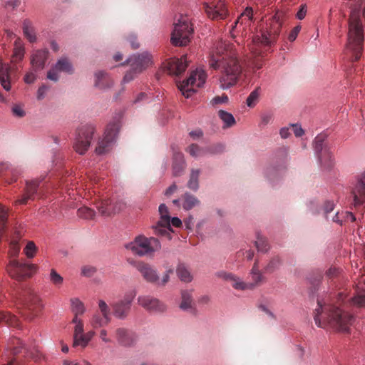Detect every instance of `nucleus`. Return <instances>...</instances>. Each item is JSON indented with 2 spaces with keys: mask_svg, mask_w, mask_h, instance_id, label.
<instances>
[{
  "mask_svg": "<svg viewBox=\"0 0 365 365\" xmlns=\"http://www.w3.org/2000/svg\"><path fill=\"white\" fill-rule=\"evenodd\" d=\"M210 66L220 70V83L222 89L235 85L242 69L233 43L222 40L216 42L210 53Z\"/></svg>",
  "mask_w": 365,
  "mask_h": 365,
  "instance_id": "obj_1",
  "label": "nucleus"
},
{
  "mask_svg": "<svg viewBox=\"0 0 365 365\" xmlns=\"http://www.w3.org/2000/svg\"><path fill=\"white\" fill-rule=\"evenodd\" d=\"M330 298V295L326 299L317 298V307L314 310V317L315 324L322 328L329 325L336 331L348 333L354 317L347 311L339 307L341 301L343 300L342 294H338L336 303L339 305L335 304Z\"/></svg>",
  "mask_w": 365,
  "mask_h": 365,
  "instance_id": "obj_2",
  "label": "nucleus"
},
{
  "mask_svg": "<svg viewBox=\"0 0 365 365\" xmlns=\"http://www.w3.org/2000/svg\"><path fill=\"white\" fill-rule=\"evenodd\" d=\"M282 26V19L280 14H276L269 18L266 27L262 31L261 35H257L250 45V50L255 56H258L267 48L272 46L277 41Z\"/></svg>",
  "mask_w": 365,
  "mask_h": 365,
  "instance_id": "obj_3",
  "label": "nucleus"
},
{
  "mask_svg": "<svg viewBox=\"0 0 365 365\" xmlns=\"http://www.w3.org/2000/svg\"><path fill=\"white\" fill-rule=\"evenodd\" d=\"M193 29L187 16L180 14L174 23V29L171 35V43L175 46H185L191 39Z\"/></svg>",
  "mask_w": 365,
  "mask_h": 365,
  "instance_id": "obj_4",
  "label": "nucleus"
},
{
  "mask_svg": "<svg viewBox=\"0 0 365 365\" xmlns=\"http://www.w3.org/2000/svg\"><path fill=\"white\" fill-rule=\"evenodd\" d=\"M126 248L131 250L133 254L145 256L152 255L161 248V245L157 238L139 235L133 242L128 244Z\"/></svg>",
  "mask_w": 365,
  "mask_h": 365,
  "instance_id": "obj_5",
  "label": "nucleus"
},
{
  "mask_svg": "<svg viewBox=\"0 0 365 365\" xmlns=\"http://www.w3.org/2000/svg\"><path fill=\"white\" fill-rule=\"evenodd\" d=\"M19 302L24 306L22 315L26 319L32 320L36 317L42 309V304L39 298L31 290L26 289L20 293Z\"/></svg>",
  "mask_w": 365,
  "mask_h": 365,
  "instance_id": "obj_6",
  "label": "nucleus"
},
{
  "mask_svg": "<svg viewBox=\"0 0 365 365\" xmlns=\"http://www.w3.org/2000/svg\"><path fill=\"white\" fill-rule=\"evenodd\" d=\"M9 274L14 279L21 281L31 277L38 270V266L35 264H26L11 259L6 267Z\"/></svg>",
  "mask_w": 365,
  "mask_h": 365,
  "instance_id": "obj_7",
  "label": "nucleus"
},
{
  "mask_svg": "<svg viewBox=\"0 0 365 365\" xmlns=\"http://www.w3.org/2000/svg\"><path fill=\"white\" fill-rule=\"evenodd\" d=\"M207 75L202 69H197L192 71L189 78L178 85L180 91L186 98H189L195 92L196 88H200L205 83Z\"/></svg>",
  "mask_w": 365,
  "mask_h": 365,
  "instance_id": "obj_8",
  "label": "nucleus"
},
{
  "mask_svg": "<svg viewBox=\"0 0 365 365\" xmlns=\"http://www.w3.org/2000/svg\"><path fill=\"white\" fill-rule=\"evenodd\" d=\"M95 128L91 125H84L76 130L73 148L78 153L83 155L90 147Z\"/></svg>",
  "mask_w": 365,
  "mask_h": 365,
  "instance_id": "obj_9",
  "label": "nucleus"
},
{
  "mask_svg": "<svg viewBox=\"0 0 365 365\" xmlns=\"http://www.w3.org/2000/svg\"><path fill=\"white\" fill-rule=\"evenodd\" d=\"M120 129L119 120L110 123L106 129L103 138L98 142L96 153L102 155L108 153L112 148L113 142Z\"/></svg>",
  "mask_w": 365,
  "mask_h": 365,
  "instance_id": "obj_10",
  "label": "nucleus"
},
{
  "mask_svg": "<svg viewBox=\"0 0 365 365\" xmlns=\"http://www.w3.org/2000/svg\"><path fill=\"white\" fill-rule=\"evenodd\" d=\"M136 296V292L131 290L126 292L123 298L112 304L113 315L120 319H125L131 308L133 300Z\"/></svg>",
  "mask_w": 365,
  "mask_h": 365,
  "instance_id": "obj_11",
  "label": "nucleus"
},
{
  "mask_svg": "<svg viewBox=\"0 0 365 365\" xmlns=\"http://www.w3.org/2000/svg\"><path fill=\"white\" fill-rule=\"evenodd\" d=\"M326 136L323 134L318 135L314 139V150L317 155L319 161L324 168L329 169L333 165L332 155L329 150L323 148V143Z\"/></svg>",
  "mask_w": 365,
  "mask_h": 365,
  "instance_id": "obj_12",
  "label": "nucleus"
},
{
  "mask_svg": "<svg viewBox=\"0 0 365 365\" xmlns=\"http://www.w3.org/2000/svg\"><path fill=\"white\" fill-rule=\"evenodd\" d=\"M159 212L160 215V220L156 225L153 227L154 233L157 235L168 236L170 238V232L172 231L170 227V217L167 206L161 204L159 206Z\"/></svg>",
  "mask_w": 365,
  "mask_h": 365,
  "instance_id": "obj_13",
  "label": "nucleus"
},
{
  "mask_svg": "<svg viewBox=\"0 0 365 365\" xmlns=\"http://www.w3.org/2000/svg\"><path fill=\"white\" fill-rule=\"evenodd\" d=\"M58 72H63L72 74L74 72L73 65L67 57L60 58L52 68L48 72L47 78L53 81H58L59 79Z\"/></svg>",
  "mask_w": 365,
  "mask_h": 365,
  "instance_id": "obj_14",
  "label": "nucleus"
},
{
  "mask_svg": "<svg viewBox=\"0 0 365 365\" xmlns=\"http://www.w3.org/2000/svg\"><path fill=\"white\" fill-rule=\"evenodd\" d=\"M204 9L207 16L213 20L224 19L227 15V9L224 0L204 4Z\"/></svg>",
  "mask_w": 365,
  "mask_h": 365,
  "instance_id": "obj_15",
  "label": "nucleus"
},
{
  "mask_svg": "<svg viewBox=\"0 0 365 365\" xmlns=\"http://www.w3.org/2000/svg\"><path fill=\"white\" fill-rule=\"evenodd\" d=\"M132 264L147 282L155 284L158 282L159 276L154 266L143 261L134 262Z\"/></svg>",
  "mask_w": 365,
  "mask_h": 365,
  "instance_id": "obj_16",
  "label": "nucleus"
},
{
  "mask_svg": "<svg viewBox=\"0 0 365 365\" xmlns=\"http://www.w3.org/2000/svg\"><path fill=\"white\" fill-rule=\"evenodd\" d=\"M41 195L40 182L37 180L26 181L24 193L15 201V205H26L29 200H34Z\"/></svg>",
  "mask_w": 365,
  "mask_h": 365,
  "instance_id": "obj_17",
  "label": "nucleus"
},
{
  "mask_svg": "<svg viewBox=\"0 0 365 365\" xmlns=\"http://www.w3.org/2000/svg\"><path fill=\"white\" fill-rule=\"evenodd\" d=\"M187 67V56H182L180 58H170L165 63V68L169 74L175 76L182 73Z\"/></svg>",
  "mask_w": 365,
  "mask_h": 365,
  "instance_id": "obj_18",
  "label": "nucleus"
},
{
  "mask_svg": "<svg viewBox=\"0 0 365 365\" xmlns=\"http://www.w3.org/2000/svg\"><path fill=\"white\" fill-rule=\"evenodd\" d=\"M138 304L145 309L151 312H163L166 309L165 304L158 299L150 296H140Z\"/></svg>",
  "mask_w": 365,
  "mask_h": 365,
  "instance_id": "obj_19",
  "label": "nucleus"
},
{
  "mask_svg": "<svg viewBox=\"0 0 365 365\" xmlns=\"http://www.w3.org/2000/svg\"><path fill=\"white\" fill-rule=\"evenodd\" d=\"M115 335L118 344L125 347L133 346L138 340L135 332L125 328H118L115 330Z\"/></svg>",
  "mask_w": 365,
  "mask_h": 365,
  "instance_id": "obj_20",
  "label": "nucleus"
},
{
  "mask_svg": "<svg viewBox=\"0 0 365 365\" xmlns=\"http://www.w3.org/2000/svg\"><path fill=\"white\" fill-rule=\"evenodd\" d=\"M150 61V55L148 53H143L138 56L134 55L130 57L126 61V63L129 64L135 73H140L148 66Z\"/></svg>",
  "mask_w": 365,
  "mask_h": 365,
  "instance_id": "obj_21",
  "label": "nucleus"
},
{
  "mask_svg": "<svg viewBox=\"0 0 365 365\" xmlns=\"http://www.w3.org/2000/svg\"><path fill=\"white\" fill-rule=\"evenodd\" d=\"M215 275L225 281L230 282L232 287L237 290H245L252 287L251 285L244 282L238 277L231 272L219 271L216 272Z\"/></svg>",
  "mask_w": 365,
  "mask_h": 365,
  "instance_id": "obj_22",
  "label": "nucleus"
},
{
  "mask_svg": "<svg viewBox=\"0 0 365 365\" xmlns=\"http://www.w3.org/2000/svg\"><path fill=\"white\" fill-rule=\"evenodd\" d=\"M354 205L359 206L365 202V172L361 174L356 187L352 191Z\"/></svg>",
  "mask_w": 365,
  "mask_h": 365,
  "instance_id": "obj_23",
  "label": "nucleus"
},
{
  "mask_svg": "<svg viewBox=\"0 0 365 365\" xmlns=\"http://www.w3.org/2000/svg\"><path fill=\"white\" fill-rule=\"evenodd\" d=\"M48 57L47 49L37 50L31 56V64L34 71L42 70Z\"/></svg>",
  "mask_w": 365,
  "mask_h": 365,
  "instance_id": "obj_24",
  "label": "nucleus"
},
{
  "mask_svg": "<svg viewBox=\"0 0 365 365\" xmlns=\"http://www.w3.org/2000/svg\"><path fill=\"white\" fill-rule=\"evenodd\" d=\"M113 84V80L107 73L98 71L95 73V86L101 90L110 88Z\"/></svg>",
  "mask_w": 365,
  "mask_h": 365,
  "instance_id": "obj_25",
  "label": "nucleus"
},
{
  "mask_svg": "<svg viewBox=\"0 0 365 365\" xmlns=\"http://www.w3.org/2000/svg\"><path fill=\"white\" fill-rule=\"evenodd\" d=\"M185 169V160L183 154L180 152H175L173 154V173L174 176H179Z\"/></svg>",
  "mask_w": 365,
  "mask_h": 365,
  "instance_id": "obj_26",
  "label": "nucleus"
},
{
  "mask_svg": "<svg viewBox=\"0 0 365 365\" xmlns=\"http://www.w3.org/2000/svg\"><path fill=\"white\" fill-rule=\"evenodd\" d=\"M11 67L8 64H0V82L6 91H9Z\"/></svg>",
  "mask_w": 365,
  "mask_h": 365,
  "instance_id": "obj_27",
  "label": "nucleus"
},
{
  "mask_svg": "<svg viewBox=\"0 0 365 365\" xmlns=\"http://www.w3.org/2000/svg\"><path fill=\"white\" fill-rule=\"evenodd\" d=\"M180 307L183 310L190 311L191 313H195L196 310L194 307V302L190 292H182V302Z\"/></svg>",
  "mask_w": 365,
  "mask_h": 365,
  "instance_id": "obj_28",
  "label": "nucleus"
},
{
  "mask_svg": "<svg viewBox=\"0 0 365 365\" xmlns=\"http://www.w3.org/2000/svg\"><path fill=\"white\" fill-rule=\"evenodd\" d=\"M181 200H182V207L185 210H190L200 203V200L195 195L189 192H185L182 195Z\"/></svg>",
  "mask_w": 365,
  "mask_h": 365,
  "instance_id": "obj_29",
  "label": "nucleus"
},
{
  "mask_svg": "<svg viewBox=\"0 0 365 365\" xmlns=\"http://www.w3.org/2000/svg\"><path fill=\"white\" fill-rule=\"evenodd\" d=\"M6 324L11 327H19V322L16 316L11 314L9 312H0V325Z\"/></svg>",
  "mask_w": 365,
  "mask_h": 365,
  "instance_id": "obj_30",
  "label": "nucleus"
},
{
  "mask_svg": "<svg viewBox=\"0 0 365 365\" xmlns=\"http://www.w3.org/2000/svg\"><path fill=\"white\" fill-rule=\"evenodd\" d=\"M23 31L26 38L31 42L34 43L36 41V36L34 29L31 22L29 20H24L23 22Z\"/></svg>",
  "mask_w": 365,
  "mask_h": 365,
  "instance_id": "obj_31",
  "label": "nucleus"
},
{
  "mask_svg": "<svg viewBox=\"0 0 365 365\" xmlns=\"http://www.w3.org/2000/svg\"><path fill=\"white\" fill-rule=\"evenodd\" d=\"M218 116L223 122V128L232 127L236 124L234 116L230 113L223 110L218 111Z\"/></svg>",
  "mask_w": 365,
  "mask_h": 365,
  "instance_id": "obj_32",
  "label": "nucleus"
},
{
  "mask_svg": "<svg viewBox=\"0 0 365 365\" xmlns=\"http://www.w3.org/2000/svg\"><path fill=\"white\" fill-rule=\"evenodd\" d=\"M72 312L74 314V317L72 322H78V316L81 315L85 312V307L83 304L77 298L72 299L71 300Z\"/></svg>",
  "mask_w": 365,
  "mask_h": 365,
  "instance_id": "obj_33",
  "label": "nucleus"
},
{
  "mask_svg": "<svg viewBox=\"0 0 365 365\" xmlns=\"http://www.w3.org/2000/svg\"><path fill=\"white\" fill-rule=\"evenodd\" d=\"M253 11L250 7H247L245 11L241 14L238 19L235 21V26L238 24H245L249 26L252 21Z\"/></svg>",
  "mask_w": 365,
  "mask_h": 365,
  "instance_id": "obj_34",
  "label": "nucleus"
},
{
  "mask_svg": "<svg viewBox=\"0 0 365 365\" xmlns=\"http://www.w3.org/2000/svg\"><path fill=\"white\" fill-rule=\"evenodd\" d=\"M200 170L199 169H192L190 179L187 182V187L193 191H197L199 188V176Z\"/></svg>",
  "mask_w": 365,
  "mask_h": 365,
  "instance_id": "obj_35",
  "label": "nucleus"
},
{
  "mask_svg": "<svg viewBox=\"0 0 365 365\" xmlns=\"http://www.w3.org/2000/svg\"><path fill=\"white\" fill-rule=\"evenodd\" d=\"M176 272L180 279L182 282H190L192 279L190 272L184 264H178Z\"/></svg>",
  "mask_w": 365,
  "mask_h": 365,
  "instance_id": "obj_36",
  "label": "nucleus"
},
{
  "mask_svg": "<svg viewBox=\"0 0 365 365\" xmlns=\"http://www.w3.org/2000/svg\"><path fill=\"white\" fill-rule=\"evenodd\" d=\"M110 322V319L101 315L100 313L98 312L94 314L92 317L91 324L93 328L97 329L107 325Z\"/></svg>",
  "mask_w": 365,
  "mask_h": 365,
  "instance_id": "obj_37",
  "label": "nucleus"
},
{
  "mask_svg": "<svg viewBox=\"0 0 365 365\" xmlns=\"http://www.w3.org/2000/svg\"><path fill=\"white\" fill-rule=\"evenodd\" d=\"M113 207L112 208H108V210H101L102 215L105 217L111 216L121 211L125 207V204L122 200H113Z\"/></svg>",
  "mask_w": 365,
  "mask_h": 365,
  "instance_id": "obj_38",
  "label": "nucleus"
},
{
  "mask_svg": "<svg viewBox=\"0 0 365 365\" xmlns=\"http://www.w3.org/2000/svg\"><path fill=\"white\" fill-rule=\"evenodd\" d=\"M260 94L261 88L258 86L247 97L246 100L247 106L250 108H254L259 101Z\"/></svg>",
  "mask_w": 365,
  "mask_h": 365,
  "instance_id": "obj_39",
  "label": "nucleus"
},
{
  "mask_svg": "<svg viewBox=\"0 0 365 365\" xmlns=\"http://www.w3.org/2000/svg\"><path fill=\"white\" fill-rule=\"evenodd\" d=\"M77 215L84 220H93L96 216V212L86 206H83L78 209Z\"/></svg>",
  "mask_w": 365,
  "mask_h": 365,
  "instance_id": "obj_40",
  "label": "nucleus"
},
{
  "mask_svg": "<svg viewBox=\"0 0 365 365\" xmlns=\"http://www.w3.org/2000/svg\"><path fill=\"white\" fill-rule=\"evenodd\" d=\"M20 238V235L18 234L16 238H14L11 240L9 244V255L11 258L16 257L20 251V245L19 244V239Z\"/></svg>",
  "mask_w": 365,
  "mask_h": 365,
  "instance_id": "obj_41",
  "label": "nucleus"
},
{
  "mask_svg": "<svg viewBox=\"0 0 365 365\" xmlns=\"http://www.w3.org/2000/svg\"><path fill=\"white\" fill-rule=\"evenodd\" d=\"M282 261L278 256L274 257L270 259L267 265L264 267V270L266 273H272L279 267Z\"/></svg>",
  "mask_w": 365,
  "mask_h": 365,
  "instance_id": "obj_42",
  "label": "nucleus"
},
{
  "mask_svg": "<svg viewBox=\"0 0 365 365\" xmlns=\"http://www.w3.org/2000/svg\"><path fill=\"white\" fill-rule=\"evenodd\" d=\"M19 174L20 171L19 169L16 168H7V170L4 171L3 176L6 181L11 183L16 180V178Z\"/></svg>",
  "mask_w": 365,
  "mask_h": 365,
  "instance_id": "obj_43",
  "label": "nucleus"
},
{
  "mask_svg": "<svg viewBox=\"0 0 365 365\" xmlns=\"http://www.w3.org/2000/svg\"><path fill=\"white\" fill-rule=\"evenodd\" d=\"M7 210L1 204H0V236H1L4 232V229L7 222Z\"/></svg>",
  "mask_w": 365,
  "mask_h": 365,
  "instance_id": "obj_44",
  "label": "nucleus"
},
{
  "mask_svg": "<svg viewBox=\"0 0 365 365\" xmlns=\"http://www.w3.org/2000/svg\"><path fill=\"white\" fill-rule=\"evenodd\" d=\"M255 246L259 252H267L269 249L267 240L262 237L258 236L255 242Z\"/></svg>",
  "mask_w": 365,
  "mask_h": 365,
  "instance_id": "obj_45",
  "label": "nucleus"
},
{
  "mask_svg": "<svg viewBox=\"0 0 365 365\" xmlns=\"http://www.w3.org/2000/svg\"><path fill=\"white\" fill-rule=\"evenodd\" d=\"M186 151L192 157H198L204 155L205 151L204 149L200 148L196 144H192L188 146L186 149Z\"/></svg>",
  "mask_w": 365,
  "mask_h": 365,
  "instance_id": "obj_46",
  "label": "nucleus"
},
{
  "mask_svg": "<svg viewBox=\"0 0 365 365\" xmlns=\"http://www.w3.org/2000/svg\"><path fill=\"white\" fill-rule=\"evenodd\" d=\"M10 349H12L14 354H18L24 349V344L19 339L14 338L11 342Z\"/></svg>",
  "mask_w": 365,
  "mask_h": 365,
  "instance_id": "obj_47",
  "label": "nucleus"
},
{
  "mask_svg": "<svg viewBox=\"0 0 365 365\" xmlns=\"http://www.w3.org/2000/svg\"><path fill=\"white\" fill-rule=\"evenodd\" d=\"M50 281L56 287H60L63 282V278L57 272L52 269L50 273Z\"/></svg>",
  "mask_w": 365,
  "mask_h": 365,
  "instance_id": "obj_48",
  "label": "nucleus"
},
{
  "mask_svg": "<svg viewBox=\"0 0 365 365\" xmlns=\"http://www.w3.org/2000/svg\"><path fill=\"white\" fill-rule=\"evenodd\" d=\"M37 247L34 242H29L24 250V252L28 258H33L36 252Z\"/></svg>",
  "mask_w": 365,
  "mask_h": 365,
  "instance_id": "obj_49",
  "label": "nucleus"
},
{
  "mask_svg": "<svg viewBox=\"0 0 365 365\" xmlns=\"http://www.w3.org/2000/svg\"><path fill=\"white\" fill-rule=\"evenodd\" d=\"M98 308L100 314L110 319V311L108 304L103 300H99Z\"/></svg>",
  "mask_w": 365,
  "mask_h": 365,
  "instance_id": "obj_50",
  "label": "nucleus"
},
{
  "mask_svg": "<svg viewBox=\"0 0 365 365\" xmlns=\"http://www.w3.org/2000/svg\"><path fill=\"white\" fill-rule=\"evenodd\" d=\"M113 200L110 199H106L100 202L97 205L96 207L98 210L99 212L102 215V210H108V208H112L113 207Z\"/></svg>",
  "mask_w": 365,
  "mask_h": 365,
  "instance_id": "obj_51",
  "label": "nucleus"
},
{
  "mask_svg": "<svg viewBox=\"0 0 365 365\" xmlns=\"http://www.w3.org/2000/svg\"><path fill=\"white\" fill-rule=\"evenodd\" d=\"M88 344V339L84 336V334L73 337V346L76 347L81 346L83 348L86 347Z\"/></svg>",
  "mask_w": 365,
  "mask_h": 365,
  "instance_id": "obj_52",
  "label": "nucleus"
},
{
  "mask_svg": "<svg viewBox=\"0 0 365 365\" xmlns=\"http://www.w3.org/2000/svg\"><path fill=\"white\" fill-rule=\"evenodd\" d=\"M273 115L271 113H262L260 116V127H264L272 122Z\"/></svg>",
  "mask_w": 365,
  "mask_h": 365,
  "instance_id": "obj_53",
  "label": "nucleus"
},
{
  "mask_svg": "<svg viewBox=\"0 0 365 365\" xmlns=\"http://www.w3.org/2000/svg\"><path fill=\"white\" fill-rule=\"evenodd\" d=\"M257 263L258 262L257 261L255 262L254 266L251 270V273L252 274V278L257 283L259 282L262 279V274L258 268Z\"/></svg>",
  "mask_w": 365,
  "mask_h": 365,
  "instance_id": "obj_54",
  "label": "nucleus"
},
{
  "mask_svg": "<svg viewBox=\"0 0 365 365\" xmlns=\"http://www.w3.org/2000/svg\"><path fill=\"white\" fill-rule=\"evenodd\" d=\"M228 101V97L227 95L223 94L221 96H215L210 101V104L213 106L222 104V103H226Z\"/></svg>",
  "mask_w": 365,
  "mask_h": 365,
  "instance_id": "obj_55",
  "label": "nucleus"
},
{
  "mask_svg": "<svg viewBox=\"0 0 365 365\" xmlns=\"http://www.w3.org/2000/svg\"><path fill=\"white\" fill-rule=\"evenodd\" d=\"M334 207V204L333 202L327 201L324 205V212L326 218L329 220L330 213L333 211Z\"/></svg>",
  "mask_w": 365,
  "mask_h": 365,
  "instance_id": "obj_56",
  "label": "nucleus"
},
{
  "mask_svg": "<svg viewBox=\"0 0 365 365\" xmlns=\"http://www.w3.org/2000/svg\"><path fill=\"white\" fill-rule=\"evenodd\" d=\"M352 302L358 307H365V294H357L356 297L352 298Z\"/></svg>",
  "mask_w": 365,
  "mask_h": 365,
  "instance_id": "obj_57",
  "label": "nucleus"
},
{
  "mask_svg": "<svg viewBox=\"0 0 365 365\" xmlns=\"http://www.w3.org/2000/svg\"><path fill=\"white\" fill-rule=\"evenodd\" d=\"M76 324L73 337H76V336L84 334L83 333V324L82 321L78 319V322H74Z\"/></svg>",
  "mask_w": 365,
  "mask_h": 365,
  "instance_id": "obj_58",
  "label": "nucleus"
},
{
  "mask_svg": "<svg viewBox=\"0 0 365 365\" xmlns=\"http://www.w3.org/2000/svg\"><path fill=\"white\" fill-rule=\"evenodd\" d=\"M36 71H34L33 69L28 72L24 78V82L28 84L34 83L36 79Z\"/></svg>",
  "mask_w": 365,
  "mask_h": 365,
  "instance_id": "obj_59",
  "label": "nucleus"
},
{
  "mask_svg": "<svg viewBox=\"0 0 365 365\" xmlns=\"http://www.w3.org/2000/svg\"><path fill=\"white\" fill-rule=\"evenodd\" d=\"M171 273H173L172 269H169V270L166 271L165 273L164 274L162 279L160 280V279H159L158 282L156 284L159 286H165L170 280V274Z\"/></svg>",
  "mask_w": 365,
  "mask_h": 365,
  "instance_id": "obj_60",
  "label": "nucleus"
},
{
  "mask_svg": "<svg viewBox=\"0 0 365 365\" xmlns=\"http://www.w3.org/2000/svg\"><path fill=\"white\" fill-rule=\"evenodd\" d=\"M343 218H344V212L340 213L339 212H337L335 213L334 215L330 216L329 220H331L334 222L341 225Z\"/></svg>",
  "mask_w": 365,
  "mask_h": 365,
  "instance_id": "obj_61",
  "label": "nucleus"
},
{
  "mask_svg": "<svg viewBox=\"0 0 365 365\" xmlns=\"http://www.w3.org/2000/svg\"><path fill=\"white\" fill-rule=\"evenodd\" d=\"M301 30V26L299 25L295 26L289 33V36H288V39L290 41H294L298 34L299 33Z\"/></svg>",
  "mask_w": 365,
  "mask_h": 365,
  "instance_id": "obj_62",
  "label": "nucleus"
},
{
  "mask_svg": "<svg viewBox=\"0 0 365 365\" xmlns=\"http://www.w3.org/2000/svg\"><path fill=\"white\" fill-rule=\"evenodd\" d=\"M96 272V269L93 267H83L81 269V274L84 276L91 277Z\"/></svg>",
  "mask_w": 365,
  "mask_h": 365,
  "instance_id": "obj_63",
  "label": "nucleus"
},
{
  "mask_svg": "<svg viewBox=\"0 0 365 365\" xmlns=\"http://www.w3.org/2000/svg\"><path fill=\"white\" fill-rule=\"evenodd\" d=\"M48 87L46 85H42L40 86L37 91V99L42 100L46 94V92L48 91Z\"/></svg>",
  "mask_w": 365,
  "mask_h": 365,
  "instance_id": "obj_64",
  "label": "nucleus"
}]
</instances>
